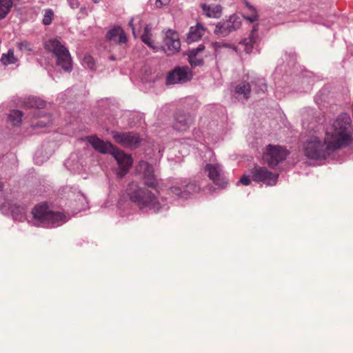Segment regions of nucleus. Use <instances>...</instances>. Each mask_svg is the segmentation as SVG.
<instances>
[{
  "instance_id": "43",
  "label": "nucleus",
  "mask_w": 353,
  "mask_h": 353,
  "mask_svg": "<svg viewBox=\"0 0 353 353\" xmlns=\"http://www.w3.org/2000/svg\"><path fill=\"white\" fill-rule=\"evenodd\" d=\"M2 187H3V184H2V183L0 181V190L2 188Z\"/></svg>"
},
{
  "instance_id": "38",
  "label": "nucleus",
  "mask_w": 353,
  "mask_h": 353,
  "mask_svg": "<svg viewBox=\"0 0 353 353\" xmlns=\"http://www.w3.org/2000/svg\"><path fill=\"white\" fill-rule=\"evenodd\" d=\"M68 1L72 9H76L79 6V0H68Z\"/></svg>"
},
{
  "instance_id": "30",
  "label": "nucleus",
  "mask_w": 353,
  "mask_h": 353,
  "mask_svg": "<svg viewBox=\"0 0 353 353\" xmlns=\"http://www.w3.org/2000/svg\"><path fill=\"white\" fill-rule=\"evenodd\" d=\"M121 32L120 27H115L110 30L106 34V38L110 41H117L118 35Z\"/></svg>"
},
{
  "instance_id": "42",
  "label": "nucleus",
  "mask_w": 353,
  "mask_h": 353,
  "mask_svg": "<svg viewBox=\"0 0 353 353\" xmlns=\"http://www.w3.org/2000/svg\"><path fill=\"white\" fill-rule=\"evenodd\" d=\"M93 3H99V0H92Z\"/></svg>"
},
{
  "instance_id": "23",
  "label": "nucleus",
  "mask_w": 353,
  "mask_h": 353,
  "mask_svg": "<svg viewBox=\"0 0 353 353\" xmlns=\"http://www.w3.org/2000/svg\"><path fill=\"white\" fill-rule=\"evenodd\" d=\"M46 105V102L37 97H30L25 102V106L28 108H43Z\"/></svg>"
},
{
  "instance_id": "13",
  "label": "nucleus",
  "mask_w": 353,
  "mask_h": 353,
  "mask_svg": "<svg viewBox=\"0 0 353 353\" xmlns=\"http://www.w3.org/2000/svg\"><path fill=\"white\" fill-rule=\"evenodd\" d=\"M191 77L192 74L188 67L177 68L168 74L167 83L168 84L184 83L190 81Z\"/></svg>"
},
{
  "instance_id": "25",
  "label": "nucleus",
  "mask_w": 353,
  "mask_h": 353,
  "mask_svg": "<svg viewBox=\"0 0 353 353\" xmlns=\"http://www.w3.org/2000/svg\"><path fill=\"white\" fill-rule=\"evenodd\" d=\"M251 91V87L249 83L243 82L236 87V92L243 94L245 99H248Z\"/></svg>"
},
{
  "instance_id": "4",
  "label": "nucleus",
  "mask_w": 353,
  "mask_h": 353,
  "mask_svg": "<svg viewBox=\"0 0 353 353\" xmlns=\"http://www.w3.org/2000/svg\"><path fill=\"white\" fill-rule=\"evenodd\" d=\"M45 49L51 52L56 59V64L65 72L72 70V61L69 50L58 39H51L46 41Z\"/></svg>"
},
{
  "instance_id": "26",
  "label": "nucleus",
  "mask_w": 353,
  "mask_h": 353,
  "mask_svg": "<svg viewBox=\"0 0 353 353\" xmlns=\"http://www.w3.org/2000/svg\"><path fill=\"white\" fill-rule=\"evenodd\" d=\"M12 6L11 0H0V19L6 17Z\"/></svg>"
},
{
  "instance_id": "37",
  "label": "nucleus",
  "mask_w": 353,
  "mask_h": 353,
  "mask_svg": "<svg viewBox=\"0 0 353 353\" xmlns=\"http://www.w3.org/2000/svg\"><path fill=\"white\" fill-rule=\"evenodd\" d=\"M239 182L244 185H248L250 184L251 181L248 176L243 175L239 180Z\"/></svg>"
},
{
  "instance_id": "9",
  "label": "nucleus",
  "mask_w": 353,
  "mask_h": 353,
  "mask_svg": "<svg viewBox=\"0 0 353 353\" xmlns=\"http://www.w3.org/2000/svg\"><path fill=\"white\" fill-rule=\"evenodd\" d=\"M203 171L216 185L221 188H225L227 185V181L220 164L207 163Z\"/></svg>"
},
{
  "instance_id": "12",
  "label": "nucleus",
  "mask_w": 353,
  "mask_h": 353,
  "mask_svg": "<svg viewBox=\"0 0 353 353\" xmlns=\"http://www.w3.org/2000/svg\"><path fill=\"white\" fill-rule=\"evenodd\" d=\"M85 140L97 152L101 154H112L115 146L110 142L104 141L96 135L88 136Z\"/></svg>"
},
{
  "instance_id": "28",
  "label": "nucleus",
  "mask_w": 353,
  "mask_h": 353,
  "mask_svg": "<svg viewBox=\"0 0 353 353\" xmlns=\"http://www.w3.org/2000/svg\"><path fill=\"white\" fill-rule=\"evenodd\" d=\"M200 188L196 183H189L183 186V197L187 199L191 194L197 192Z\"/></svg>"
},
{
  "instance_id": "34",
  "label": "nucleus",
  "mask_w": 353,
  "mask_h": 353,
  "mask_svg": "<svg viewBox=\"0 0 353 353\" xmlns=\"http://www.w3.org/2000/svg\"><path fill=\"white\" fill-rule=\"evenodd\" d=\"M83 65L90 70H94L95 63L93 57L85 55L83 59Z\"/></svg>"
},
{
  "instance_id": "1",
  "label": "nucleus",
  "mask_w": 353,
  "mask_h": 353,
  "mask_svg": "<svg viewBox=\"0 0 353 353\" xmlns=\"http://www.w3.org/2000/svg\"><path fill=\"white\" fill-rule=\"evenodd\" d=\"M325 136L338 150L350 145L353 141L352 119L347 113L340 114L326 129Z\"/></svg>"
},
{
  "instance_id": "2",
  "label": "nucleus",
  "mask_w": 353,
  "mask_h": 353,
  "mask_svg": "<svg viewBox=\"0 0 353 353\" xmlns=\"http://www.w3.org/2000/svg\"><path fill=\"white\" fill-rule=\"evenodd\" d=\"M126 194L130 202L139 210H150L157 213L161 208V205L155 194L150 190L141 187L136 182H131L128 184Z\"/></svg>"
},
{
  "instance_id": "6",
  "label": "nucleus",
  "mask_w": 353,
  "mask_h": 353,
  "mask_svg": "<svg viewBox=\"0 0 353 353\" xmlns=\"http://www.w3.org/2000/svg\"><path fill=\"white\" fill-rule=\"evenodd\" d=\"M288 154L285 147L278 145H268L263 153V160L270 167L274 168L283 161Z\"/></svg>"
},
{
  "instance_id": "11",
  "label": "nucleus",
  "mask_w": 353,
  "mask_h": 353,
  "mask_svg": "<svg viewBox=\"0 0 353 353\" xmlns=\"http://www.w3.org/2000/svg\"><path fill=\"white\" fill-rule=\"evenodd\" d=\"M112 135L117 143L127 148H137L140 142L139 136L134 132L112 131Z\"/></svg>"
},
{
  "instance_id": "32",
  "label": "nucleus",
  "mask_w": 353,
  "mask_h": 353,
  "mask_svg": "<svg viewBox=\"0 0 353 353\" xmlns=\"http://www.w3.org/2000/svg\"><path fill=\"white\" fill-rule=\"evenodd\" d=\"M168 191L169 194L176 196L178 198L185 199V197H183V188L172 186Z\"/></svg>"
},
{
  "instance_id": "31",
  "label": "nucleus",
  "mask_w": 353,
  "mask_h": 353,
  "mask_svg": "<svg viewBox=\"0 0 353 353\" xmlns=\"http://www.w3.org/2000/svg\"><path fill=\"white\" fill-rule=\"evenodd\" d=\"M19 50L21 52H30L32 51V44L26 40L21 41L17 43Z\"/></svg>"
},
{
  "instance_id": "3",
  "label": "nucleus",
  "mask_w": 353,
  "mask_h": 353,
  "mask_svg": "<svg viewBox=\"0 0 353 353\" xmlns=\"http://www.w3.org/2000/svg\"><path fill=\"white\" fill-rule=\"evenodd\" d=\"M336 150L334 144L327 139L325 135L324 138L314 135L309 137L303 144L304 155L313 160L326 159Z\"/></svg>"
},
{
  "instance_id": "17",
  "label": "nucleus",
  "mask_w": 353,
  "mask_h": 353,
  "mask_svg": "<svg viewBox=\"0 0 353 353\" xmlns=\"http://www.w3.org/2000/svg\"><path fill=\"white\" fill-rule=\"evenodd\" d=\"M116 159L120 168H130L132 164V159L130 155L125 154L117 147L111 154Z\"/></svg>"
},
{
  "instance_id": "15",
  "label": "nucleus",
  "mask_w": 353,
  "mask_h": 353,
  "mask_svg": "<svg viewBox=\"0 0 353 353\" xmlns=\"http://www.w3.org/2000/svg\"><path fill=\"white\" fill-rule=\"evenodd\" d=\"M140 166L144 169L143 176L145 185L149 188H156L157 182L154 174L153 167L145 161H142Z\"/></svg>"
},
{
  "instance_id": "29",
  "label": "nucleus",
  "mask_w": 353,
  "mask_h": 353,
  "mask_svg": "<svg viewBox=\"0 0 353 353\" xmlns=\"http://www.w3.org/2000/svg\"><path fill=\"white\" fill-rule=\"evenodd\" d=\"M246 8L249 12L247 14H244L243 17L245 19L250 22H254L258 20L259 16L257 14L256 9L249 3H246Z\"/></svg>"
},
{
  "instance_id": "27",
  "label": "nucleus",
  "mask_w": 353,
  "mask_h": 353,
  "mask_svg": "<svg viewBox=\"0 0 353 353\" xmlns=\"http://www.w3.org/2000/svg\"><path fill=\"white\" fill-rule=\"evenodd\" d=\"M23 112L18 110H14L8 115L9 120L14 125H19L21 123Z\"/></svg>"
},
{
  "instance_id": "36",
  "label": "nucleus",
  "mask_w": 353,
  "mask_h": 353,
  "mask_svg": "<svg viewBox=\"0 0 353 353\" xmlns=\"http://www.w3.org/2000/svg\"><path fill=\"white\" fill-rule=\"evenodd\" d=\"M115 41L119 43H124L127 41L126 36L122 29L121 32L118 35L117 40Z\"/></svg>"
},
{
  "instance_id": "35",
  "label": "nucleus",
  "mask_w": 353,
  "mask_h": 353,
  "mask_svg": "<svg viewBox=\"0 0 353 353\" xmlns=\"http://www.w3.org/2000/svg\"><path fill=\"white\" fill-rule=\"evenodd\" d=\"M129 171V168H120L117 172V176L119 179H122Z\"/></svg>"
},
{
  "instance_id": "21",
  "label": "nucleus",
  "mask_w": 353,
  "mask_h": 353,
  "mask_svg": "<svg viewBox=\"0 0 353 353\" xmlns=\"http://www.w3.org/2000/svg\"><path fill=\"white\" fill-rule=\"evenodd\" d=\"M201 8L203 14L208 17L219 18L221 16L222 8L219 5L210 6L206 3H201Z\"/></svg>"
},
{
  "instance_id": "10",
  "label": "nucleus",
  "mask_w": 353,
  "mask_h": 353,
  "mask_svg": "<svg viewBox=\"0 0 353 353\" xmlns=\"http://www.w3.org/2000/svg\"><path fill=\"white\" fill-rule=\"evenodd\" d=\"M180 48L181 41L178 34L172 30H168L163 38V45L161 46L162 50L167 55L170 56L179 52Z\"/></svg>"
},
{
  "instance_id": "40",
  "label": "nucleus",
  "mask_w": 353,
  "mask_h": 353,
  "mask_svg": "<svg viewBox=\"0 0 353 353\" xmlns=\"http://www.w3.org/2000/svg\"><path fill=\"white\" fill-rule=\"evenodd\" d=\"M261 82L260 88L259 90L262 91L263 92H265L267 91V85L263 82V80H259Z\"/></svg>"
},
{
  "instance_id": "24",
  "label": "nucleus",
  "mask_w": 353,
  "mask_h": 353,
  "mask_svg": "<svg viewBox=\"0 0 353 353\" xmlns=\"http://www.w3.org/2000/svg\"><path fill=\"white\" fill-rule=\"evenodd\" d=\"M17 58L14 54V51L12 50H9L6 54H3L0 61L4 65H8L9 64L15 63L17 61Z\"/></svg>"
},
{
  "instance_id": "5",
  "label": "nucleus",
  "mask_w": 353,
  "mask_h": 353,
  "mask_svg": "<svg viewBox=\"0 0 353 353\" xmlns=\"http://www.w3.org/2000/svg\"><path fill=\"white\" fill-rule=\"evenodd\" d=\"M32 213L35 219L41 223L47 225L57 223L63 221L65 218L63 214L50 210L46 203L36 205L32 210Z\"/></svg>"
},
{
  "instance_id": "19",
  "label": "nucleus",
  "mask_w": 353,
  "mask_h": 353,
  "mask_svg": "<svg viewBox=\"0 0 353 353\" xmlns=\"http://www.w3.org/2000/svg\"><path fill=\"white\" fill-rule=\"evenodd\" d=\"M257 31L258 25L254 26L249 37L244 39L240 43V45L244 47V50L246 53L249 54L252 52L253 45L257 39Z\"/></svg>"
},
{
  "instance_id": "39",
  "label": "nucleus",
  "mask_w": 353,
  "mask_h": 353,
  "mask_svg": "<svg viewBox=\"0 0 353 353\" xmlns=\"http://www.w3.org/2000/svg\"><path fill=\"white\" fill-rule=\"evenodd\" d=\"M170 0H157L156 5L157 7H161L169 3Z\"/></svg>"
},
{
  "instance_id": "14",
  "label": "nucleus",
  "mask_w": 353,
  "mask_h": 353,
  "mask_svg": "<svg viewBox=\"0 0 353 353\" xmlns=\"http://www.w3.org/2000/svg\"><path fill=\"white\" fill-rule=\"evenodd\" d=\"M194 121V118L190 114L179 111L175 114L173 127L177 131L184 132L189 129Z\"/></svg>"
},
{
  "instance_id": "22",
  "label": "nucleus",
  "mask_w": 353,
  "mask_h": 353,
  "mask_svg": "<svg viewBox=\"0 0 353 353\" xmlns=\"http://www.w3.org/2000/svg\"><path fill=\"white\" fill-rule=\"evenodd\" d=\"M141 41L148 45L150 48L156 50L158 48V46L156 45L154 40L153 39V34L151 32V28L146 26L143 33L141 37Z\"/></svg>"
},
{
  "instance_id": "33",
  "label": "nucleus",
  "mask_w": 353,
  "mask_h": 353,
  "mask_svg": "<svg viewBox=\"0 0 353 353\" xmlns=\"http://www.w3.org/2000/svg\"><path fill=\"white\" fill-rule=\"evenodd\" d=\"M54 17V12L52 9H48L45 11V14L43 18V23L44 25H50L51 24L52 19Z\"/></svg>"
},
{
  "instance_id": "41",
  "label": "nucleus",
  "mask_w": 353,
  "mask_h": 353,
  "mask_svg": "<svg viewBox=\"0 0 353 353\" xmlns=\"http://www.w3.org/2000/svg\"><path fill=\"white\" fill-rule=\"evenodd\" d=\"M134 20V18L131 19V20L129 22V26L131 27L132 32H133L134 35L135 36L134 27L133 25Z\"/></svg>"
},
{
  "instance_id": "20",
  "label": "nucleus",
  "mask_w": 353,
  "mask_h": 353,
  "mask_svg": "<svg viewBox=\"0 0 353 353\" xmlns=\"http://www.w3.org/2000/svg\"><path fill=\"white\" fill-rule=\"evenodd\" d=\"M205 29L200 23H197L196 26L191 27L187 36V41L188 43L195 42L200 39L205 34Z\"/></svg>"
},
{
  "instance_id": "16",
  "label": "nucleus",
  "mask_w": 353,
  "mask_h": 353,
  "mask_svg": "<svg viewBox=\"0 0 353 353\" xmlns=\"http://www.w3.org/2000/svg\"><path fill=\"white\" fill-rule=\"evenodd\" d=\"M205 49L203 44H200L196 48L192 49L188 53V61L192 66H199L203 64L202 52Z\"/></svg>"
},
{
  "instance_id": "7",
  "label": "nucleus",
  "mask_w": 353,
  "mask_h": 353,
  "mask_svg": "<svg viewBox=\"0 0 353 353\" xmlns=\"http://www.w3.org/2000/svg\"><path fill=\"white\" fill-rule=\"evenodd\" d=\"M252 179L257 183H262L268 186L276 184L279 174L270 171L266 167L255 165L250 171Z\"/></svg>"
},
{
  "instance_id": "18",
  "label": "nucleus",
  "mask_w": 353,
  "mask_h": 353,
  "mask_svg": "<svg viewBox=\"0 0 353 353\" xmlns=\"http://www.w3.org/2000/svg\"><path fill=\"white\" fill-rule=\"evenodd\" d=\"M52 123V118L50 114H43L40 110H37V117L31 121L33 128H44Z\"/></svg>"
},
{
  "instance_id": "8",
  "label": "nucleus",
  "mask_w": 353,
  "mask_h": 353,
  "mask_svg": "<svg viewBox=\"0 0 353 353\" xmlns=\"http://www.w3.org/2000/svg\"><path fill=\"white\" fill-rule=\"evenodd\" d=\"M241 24V17L236 14H232L228 20L218 23L216 25L214 32L219 37H225L231 32L239 30Z\"/></svg>"
}]
</instances>
